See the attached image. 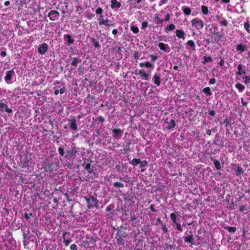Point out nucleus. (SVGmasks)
<instances>
[{
  "label": "nucleus",
  "mask_w": 250,
  "mask_h": 250,
  "mask_svg": "<svg viewBox=\"0 0 250 250\" xmlns=\"http://www.w3.org/2000/svg\"><path fill=\"white\" fill-rule=\"evenodd\" d=\"M210 159H211V160L213 162L215 168L216 169V170H221L222 167H221V165L220 162L218 160L214 159L213 157H211Z\"/></svg>",
  "instance_id": "obj_23"
},
{
  "label": "nucleus",
  "mask_w": 250,
  "mask_h": 250,
  "mask_svg": "<svg viewBox=\"0 0 250 250\" xmlns=\"http://www.w3.org/2000/svg\"><path fill=\"white\" fill-rule=\"evenodd\" d=\"M224 124H225V126L227 127H228L229 125H230V121L229 120V119L228 118H226L224 120V122L223 123Z\"/></svg>",
  "instance_id": "obj_51"
},
{
  "label": "nucleus",
  "mask_w": 250,
  "mask_h": 250,
  "mask_svg": "<svg viewBox=\"0 0 250 250\" xmlns=\"http://www.w3.org/2000/svg\"><path fill=\"white\" fill-rule=\"evenodd\" d=\"M81 62H82V60L81 59H77L76 58H73L72 59V62L71 64L72 66L77 67L78 65V63Z\"/></svg>",
  "instance_id": "obj_31"
},
{
  "label": "nucleus",
  "mask_w": 250,
  "mask_h": 250,
  "mask_svg": "<svg viewBox=\"0 0 250 250\" xmlns=\"http://www.w3.org/2000/svg\"><path fill=\"white\" fill-rule=\"evenodd\" d=\"M113 186L114 187L116 188H123L124 187V185L123 184L120 183V182H114L113 184Z\"/></svg>",
  "instance_id": "obj_46"
},
{
  "label": "nucleus",
  "mask_w": 250,
  "mask_h": 250,
  "mask_svg": "<svg viewBox=\"0 0 250 250\" xmlns=\"http://www.w3.org/2000/svg\"><path fill=\"white\" fill-rule=\"evenodd\" d=\"M148 25V22L147 21H143L142 23V29H145V28Z\"/></svg>",
  "instance_id": "obj_57"
},
{
  "label": "nucleus",
  "mask_w": 250,
  "mask_h": 250,
  "mask_svg": "<svg viewBox=\"0 0 250 250\" xmlns=\"http://www.w3.org/2000/svg\"><path fill=\"white\" fill-rule=\"evenodd\" d=\"M139 74L140 75V76L142 80H148L149 74L146 73V71L144 69H141L138 71Z\"/></svg>",
  "instance_id": "obj_16"
},
{
  "label": "nucleus",
  "mask_w": 250,
  "mask_h": 250,
  "mask_svg": "<svg viewBox=\"0 0 250 250\" xmlns=\"http://www.w3.org/2000/svg\"><path fill=\"white\" fill-rule=\"evenodd\" d=\"M152 81L157 86H159L161 83V79L159 74L155 73L152 78Z\"/></svg>",
  "instance_id": "obj_12"
},
{
  "label": "nucleus",
  "mask_w": 250,
  "mask_h": 250,
  "mask_svg": "<svg viewBox=\"0 0 250 250\" xmlns=\"http://www.w3.org/2000/svg\"><path fill=\"white\" fill-rule=\"evenodd\" d=\"M175 35L178 39L183 40L185 39V33L182 30L176 29L175 31Z\"/></svg>",
  "instance_id": "obj_14"
},
{
  "label": "nucleus",
  "mask_w": 250,
  "mask_h": 250,
  "mask_svg": "<svg viewBox=\"0 0 250 250\" xmlns=\"http://www.w3.org/2000/svg\"><path fill=\"white\" fill-rule=\"evenodd\" d=\"M229 232L234 233L236 230V228L234 227H227L226 228Z\"/></svg>",
  "instance_id": "obj_44"
},
{
  "label": "nucleus",
  "mask_w": 250,
  "mask_h": 250,
  "mask_svg": "<svg viewBox=\"0 0 250 250\" xmlns=\"http://www.w3.org/2000/svg\"><path fill=\"white\" fill-rule=\"evenodd\" d=\"M165 121V123L167 125V126L166 127L167 129H170L175 127L176 124L175 121L174 119L168 120V119H167Z\"/></svg>",
  "instance_id": "obj_11"
},
{
  "label": "nucleus",
  "mask_w": 250,
  "mask_h": 250,
  "mask_svg": "<svg viewBox=\"0 0 250 250\" xmlns=\"http://www.w3.org/2000/svg\"><path fill=\"white\" fill-rule=\"evenodd\" d=\"M219 23L221 25L224 26H227L228 24V21L226 20H224L223 21H221L219 22Z\"/></svg>",
  "instance_id": "obj_53"
},
{
  "label": "nucleus",
  "mask_w": 250,
  "mask_h": 250,
  "mask_svg": "<svg viewBox=\"0 0 250 250\" xmlns=\"http://www.w3.org/2000/svg\"><path fill=\"white\" fill-rule=\"evenodd\" d=\"M82 166L84 167V168L87 170V172L89 174H93L94 173V170L92 167H91L90 163L85 164L84 162L82 165Z\"/></svg>",
  "instance_id": "obj_18"
},
{
  "label": "nucleus",
  "mask_w": 250,
  "mask_h": 250,
  "mask_svg": "<svg viewBox=\"0 0 250 250\" xmlns=\"http://www.w3.org/2000/svg\"><path fill=\"white\" fill-rule=\"evenodd\" d=\"M5 111L7 113L12 112V110L7 107V105L3 103H0V112Z\"/></svg>",
  "instance_id": "obj_19"
},
{
  "label": "nucleus",
  "mask_w": 250,
  "mask_h": 250,
  "mask_svg": "<svg viewBox=\"0 0 250 250\" xmlns=\"http://www.w3.org/2000/svg\"><path fill=\"white\" fill-rule=\"evenodd\" d=\"M134 58L136 59V61H137L139 58V53L138 51H135L134 54H133Z\"/></svg>",
  "instance_id": "obj_56"
},
{
  "label": "nucleus",
  "mask_w": 250,
  "mask_h": 250,
  "mask_svg": "<svg viewBox=\"0 0 250 250\" xmlns=\"http://www.w3.org/2000/svg\"><path fill=\"white\" fill-rule=\"evenodd\" d=\"M192 239L193 235H187L185 238V242H189L191 245H194V244L192 243Z\"/></svg>",
  "instance_id": "obj_39"
},
{
  "label": "nucleus",
  "mask_w": 250,
  "mask_h": 250,
  "mask_svg": "<svg viewBox=\"0 0 250 250\" xmlns=\"http://www.w3.org/2000/svg\"><path fill=\"white\" fill-rule=\"evenodd\" d=\"M245 68V66H243L241 64H239L237 66L238 71L236 73V75H242L245 74L246 71Z\"/></svg>",
  "instance_id": "obj_17"
},
{
  "label": "nucleus",
  "mask_w": 250,
  "mask_h": 250,
  "mask_svg": "<svg viewBox=\"0 0 250 250\" xmlns=\"http://www.w3.org/2000/svg\"><path fill=\"white\" fill-rule=\"evenodd\" d=\"M202 91L207 96H211L212 95V92L209 87H206L204 88Z\"/></svg>",
  "instance_id": "obj_35"
},
{
  "label": "nucleus",
  "mask_w": 250,
  "mask_h": 250,
  "mask_svg": "<svg viewBox=\"0 0 250 250\" xmlns=\"http://www.w3.org/2000/svg\"><path fill=\"white\" fill-rule=\"evenodd\" d=\"M149 57L151 58V61H152V62L155 61L158 59V57L157 56H155V55H150Z\"/></svg>",
  "instance_id": "obj_60"
},
{
  "label": "nucleus",
  "mask_w": 250,
  "mask_h": 250,
  "mask_svg": "<svg viewBox=\"0 0 250 250\" xmlns=\"http://www.w3.org/2000/svg\"><path fill=\"white\" fill-rule=\"evenodd\" d=\"M95 121H99L101 123H103L104 121V118L102 116H99L95 120Z\"/></svg>",
  "instance_id": "obj_55"
},
{
  "label": "nucleus",
  "mask_w": 250,
  "mask_h": 250,
  "mask_svg": "<svg viewBox=\"0 0 250 250\" xmlns=\"http://www.w3.org/2000/svg\"><path fill=\"white\" fill-rule=\"evenodd\" d=\"M213 131L214 132L215 131V129H214L213 128H212L211 130L210 129H208L206 131V134L208 135H211V131Z\"/></svg>",
  "instance_id": "obj_62"
},
{
  "label": "nucleus",
  "mask_w": 250,
  "mask_h": 250,
  "mask_svg": "<svg viewBox=\"0 0 250 250\" xmlns=\"http://www.w3.org/2000/svg\"><path fill=\"white\" fill-rule=\"evenodd\" d=\"M244 28L248 33H250V25L249 23L246 22L244 23Z\"/></svg>",
  "instance_id": "obj_49"
},
{
  "label": "nucleus",
  "mask_w": 250,
  "mask_h": 250,
  "mask_svg": "<svg viewBox=\"0 0 250 250\" xmlns=\"http://www.w3.org/2000/svg\"><path fill=\"white\" fill-rule=\"evenodd\" d=\"M187 44L190 46L192 50H194L195 49V44L192 40H189L187 42Z\"/></svg>",
  "instance_id": "obj_41"
},
{
  "label": "nucleus",
  "mask_w": 250,
  "mask_h": 250,
  "mask_svg": "<svg viewBox=\"0 0 250 250\" xmlns=\"http://www.w3.org/2000/svg\"><path fill=\"white\" fill-rule=\"evenodd\" d=\"M177 215H178L177 212H173L170 214V218L172 223L174 224L177 223V221L178 220V218H177Z\"/></svg>",
  "instance_id": "obj_24"
},
{
  "label": "nucleus",
  "mask_w": 250,
  "mask_h": 250,
  "mask_svg": "<svg viewBox=\"0 0 250 250\" xmlns=\"http://www.w3.org/2000/svg\"><path fill=\"white\" fill-rule=\"evenodd\" d=\"M65 235H63L64 242V244H65L66 246H68L71 241L69 239H66L65 238Z\"/></svg>",
  "instance_id": "obj_58"
},
{
  "label": "nucleus",
  "mask_w": 250,
  "mask_h": 250,
  "mask_svg": "<svg viewBox=\"0 0 250 250\" xmlns=\"http://www.w3.org/2000/svg\"><path fill=\"white\" fill-rule=\"evenodd\" d=\"M141 163V160L140 159H136L133 158L132 161L130 162V164H131L134 167L137 166L138 164H140Z\"/></svg>",
  "instance_id": "obj_33"
},
{
  "label": "nucleus",
  "mask_w": 250,
  "mask_h": 250,
  "mask_svg": "<svg viewBox=\"0 0 250 250\" xmlns=\"http://www.w3.org/2000/svg\"><path fill=\"white\" fill-rule=\"evenodd\" d=\"M118 179L121 181H124L126 183H127V182H130V180H129V178L127 176H125V177H119L118 178Z\"/></svg>",
  "instance_id": "obj_45"
},
{
  "label": "nucleus",
  "mask_w": 250,
  "mask_h": 250,
  "mask_svg": "<svg viewBox=\"0 0 250 250\" xmlns=\"http://www.w3.org/2000/svg\"><path fill=\"white\" fill-rule=\"evenodd\" d=\"M139 66L140 67H145L147 68H151L152 69L153 68V65L149 62H141L139 64Z\"/></svg>",
  "instance_id": "obj_25"
},
{
  "label": "nucleus",
  "mask_w": 250,
  "mask_h": 250,
  "mask_svg": "<svg viewBox=\"0 0 250 250\" xmlns=\"http://www.w3.org/2000/svg\"><path fill=\"white\" fill-rule=\"evenodd\" d=\"M48 49V45L46 43H43L39 45L38 52L40 55H44Z\"/></svg>",
  "instance_id": "obj_7"
},
{
  "label": "nucleus",
  "mask_w": 250,
  "mask_h": 250,
  "mask_svg": "<svg viewBox=\"0 0 250 250\" xmlns=\"http://www.w3.org/2000/svg\"><path fill=\"white\" fill-rule=\"evenodd\" d=\"M162 229L163 231V233H167L168 229L166 227V226L164 225L163 224H162Z\"/></svg>",
  "instance_id": "obj_54"
},
{
  "label": "nucleus",
  "mask_w": 250,
  "mask_h": 250,
  "mask_svg": "<svg viewBox=\"0 0 250 250\" xmlns=\"http://www.w3.org/2000/svg\"><path fill=\"white\" fill-rule=\"evenodd\" d=\"M184 13L186 15H189L191 13V10L189 7H183L182 9Z\"/></svg>",
  "instance_id": "obj_34"
},
{
  "label": "nucleus",
  "mask_w": 250,
  "mask_h": 250,
  "mask_svg": "<svg viewBox=\"0 0 250 250\" xmlns=\"http://www.w3.org/2000/svg\"><path fill=\"white\" fill-rule=\"evenodd\" d=\"M79 149V148L76 147L74 144H72L71 147L66 151L65 155H64L65 147L63 145L59 146L58 150L60 157L64 156L66 160H72L73 161L76 158Z\"/></svg>",
  "instance_id": "obj_1"
},
{
  "label": "nucleus",
  "mask_w": 250,
  "mask_h": 250,
  "mask_svg": "<svg viewBox=\"0 0 250 250\" xmlns=\"http://www.w3.org/2000/svg\"><path fill=\"white\" fill-rule=\"evenodd\" d=\"M63 39L67 42V44L69 45L74 42V40L70 34H65L63 36Z\"/></svg>",
  "instance_id": "obj_15"
},
{
  "label": "nucleus",
  "mask_w": 250,
  "mask_h": 250,
  "mask_svg": "<svg viewBox=\"0 0 250 250\" xmlns=\"http://www.w3.org/2000/svg\"><path fill=\"white\" fill-rule=\"evenodd\" d=\"M192 26H195L197 29H203L204 26V22L198 18L193 19L191 21Z\"/></svg>",
  "instance_id": "obj_5"
},
{
  "label": "nucleus",
  "mask_w": 250,
  "mask_h": 250,
  "mask_svg": "<svg viewBox=\"0 0 250 250\" xmlns=\"http://www.w3.org/2000/svg\"><path fill=\"white\" fill-rule=\"evenodd\" d=\"M223 35L219 32H216L213 34L212 38L214 40V42H218L222 38Z\"/></svg>",
  "instance_id": "obj_21"
},
{
  "label": "nucleus",
  "mask_w": 250,
  "mask_h": 250,
  "mask_svg": "<svg viewBox=\"0 0 250 250\" xmlns=\"http://www.w3.org/2000/svg\"><path fill=\"white\" fill-rule=\"evenodd\" d=\"M61 167V164L57 158H55L53 161L45 159L43 164V168L46 172H53L57 171Z\"/></svg>",
  "instance_id": "obj_2"
},
{
  "label": "nucleus",
  "mask_w": 250,
  "mask_h": 250,
  "mask_svg": "<svg viewBox=\"0 0 250 250\" xmlns=\"http://www.w3.org/2000/svg\"><path fill=\"white\" fill-rule=\"evenodd\" d=\"M130 221L131 222V224L134 227H136L139 225V223L140 222V220L138 217H135L134 216H131Z\"/></svg>",
  "instance_id": "obj_22"
},
{
  "label": "nucleus",
  "mask_w": 250,
  "mask_h": 250,
  "mask_svg": "<svg viewBox=\"0 0 250 250\" xmlns=\"http://www.w3.org/2000/svg\"><path fill=\"white\" fill-rule=\"evenodd\" d=\"M122 196L125 202H131L134 203V196L131 193H125L123 194Z\"/></svg>",
  "instance_id": "obj_8"
},
{
  "label": "nucleus",
  "mask_w": 250,
  "mask_h": 250,
  "mask_svg": "<svg viewBox=\"0 0 250 250\" xmlns=\"http://www.w3.org/2000/svg\"><path fill=\"white\" fill-rule=\"evenodd\" d=\"M14 74L13 70H9L6 72L4 80L7 83H10L12 78Z\"/></svg>",
  "instance_id": "obj_10"
},
{
  "label": "nucleus",
  "mask_w": 250,
  "mask_h": 250,
  "mask_svg": "<svg viewBox=\"0 0 250 250\" xmlns=\"http://www.w3.org/2000/svg\"><path fill=\"white\" fill-rule=\"evenodd\" d=\"M230 166L231 169L235 172L237 176L241 177L243 174L244 170L238 164L232 163Z\"/></svg>",
  "instance_id": "obj_4"
},
{
  "label": "nucleus",
  "mask_w": 250,
  "mask_h": 250,
  "mask_svg": "<svg viewBox=\"0 0 250 250\" xmlns=\"http://www.w3.org/2000/svg\"><path fill=\"white\" fill-rule=\"evenodd\" d=\"M216 82V79L214 78H212L209 80V83L210 84H213L215 83Z\"/></svg>",
  "instance_id": "obj_61"
},
{
  "label": "nucleus",
  "mask_w": 250,
  "mask_h": 250,
  "mask_svg": "<svg viewBox=\"0 0 250 250\" xmlns=\"http://www.w3.org/2000/svg\"><path fill=\"white\" fill-rule=\"evenodd\" d=\"M98 20L99 21V24L100 25H105L106 27H110V26H114V24H110L109 23V20L106 18V19H104L103 18L102 19L101 18H98Z\"/></svg>",
  "instance_id": "obj_9"
},
{
  "label": "nucleus",
  "mask_w": 250,
  "mask_h": 250,
  "mask_svg": "<svg viewBox=\"0 0 250 250\" xmlns=\"http://www.w3.org/2000/svg\"><path fill=\"white\" fill-rule=\"evenodd\" d=\"M123 236L125 237V235H116V239L117 240V243L120 245H124V240L123 238Z\"/></svg>",
  "instance_id": "obj_28"
},
{
  "label": "nucleus",
  "mask_w": 250,
  "mask_h": 250,
  "mask_svg": "<svg viewBox=\"0 0 250 250\" xmlns=\"http://www.w3.org/2000/svg\"><path fill=\"white\" fill-rule=\"evenodd\" d=\"M70 249L72 250H77V247L76 245H75V244L71 245L70 246Z\"/></svg>",
  "instance_id": "obj_64"
},
{
  "label": "nucleus",
  "mask_w": 250,
  "mask_h": 250,
  "mask_svg": "<svg viewBox=\"0 0 250 250\" xmlns=\"http://www.w3.org/2000/svg\"><path fill=\"white\" fill-rule=\"evenodd\" d=\"M235 87L239 90L240 92H243L245 89V87L241 83H237L235 85Z\"/></svg>",
  "instance_id": "obj_32"
},
{
  "label": "nucleus",
  "mask_w": 250,
  "mask_h": 250,
  "mask_svg": "<svg viewBox=\"0 0 250 250\" xmlns=\"http://www.w3.org/2000/svg\"><path fill=\"white\" fill-rule=\"evenodd\" d=\"M155 19H156V23L157 24H162V22L164 21V20H162V19H161L160 17H159L158 16L156 17Z\"/></svg>",
  "instance_id": "obj_50"
},
{
  "label": "nucleus",
  "mask_w": 250,
  "mask_h": 250,
  "mask_svg": "<svg viewBox=\"0 0 250 250\" xmlns=\"http://www.w3.org/2000/svg\"><path fill=\"white\" fill-rule=\"evenodd\" d=\"M158 46L160 50L165 52L167 51V49L169 48L168 45L167 44H165L163 42H160Z\"/></svg>",
  "instance_id": "obj_27"
},
{
  "label": "nucleus",
  "mask_w": 250,
  "mask_h": 250,
  "mask_svg": "<svg viewBox=\"0 0 250 250\" xmlns=\"http://www.w3.org/2000/svg\"><path fill=\"white\" fill-rule=\"evenodd\" d=\"M31 216V213H25L24 214V217L26 219H29Z\"/></svg>",
  "instance_id": "obj_63"
},
{
  "label": "nucleus",
  "mask_w": 250,
  "mask_h": 250,
  "mask_svg": "<svg viewBox=\"0 0 250 250\" xmlns=\"http://www.w3.org/2000/svg\"><path fill=\"white\" fill-rule=\"evenodd\" d=\"M201 8L202 12L204 15H207L208 14L209 11H208V8L207 6H206L205 5H202V6H201Z\"/></svg>",
  "instance_id": "obj_38"
},
{
  "label": "nucleus",
  "mask_w": 250,
  "mask_h": 250,
  "mask_svg": "<svg viewBox=\"0 0 250 250\" xmlns=\"http://www.w3.org/2000/svg\"><path fill=\"white\" fill-rule=\"evenodd\" d=\"M103 11H104V10H103V9L101 7H98L95 10V13L97 14H99L100 15V17L99 18L102 19L103 18Z\"/></svg>",
  "instance_id": "obj_37"
},
{
  "label": "nucleus",
  "mask_w": 250,
  "mask_h": 250,
  "mask_svg": "<svg viewBox=\"0 0 250 250\" xmlns=\"http://www.w3.org/2000/svg\"><path fill=\"white\" fill-rule=\"evenodd\" d=\"M112 132L114 134V138H117L118 136L122 133V130L120 129L114 128L112 130Z\"/></svg>",
  "instance_id": "obj_30"
},
{
  "label": "nucleus",
  "mask_w": 250,
  "mask_h": 250,
  "mask_svg": "<svg viewBox=\"0 0 250 250\" xmlns=\"http://www.w3.org/2000/svg\"><path fill=\"white\" fill-rule=\"evenodd\" d=\"M247 208L246 205H242L239 207V211L243 212Z\"/></svg>",
  "instance_id": "obj_59"
},
{
  "label": "nucleus",
  "mask_w": 250,
  "mask_h": 250,
  "mask_svg": "<svg viewBox=\"0 0 250 250\" xmlns=\"http://www.w3.org/2000/svg\"><path fill=\"white\" fill-rule=\"evenodd\" d=\"M84 198L85 199L87 202V207L88 208L91 209L94 208H98L99 201L97 199V198L94 197L93 195L88 194L84 196Z\"/></svg>",
  "instance_id": "obj_3"
},
{
  "label": "nucleus",
  "mask_w": 250,
  "mask_h": 250,
  "mask_svg": "<svg viewBox=\"0 0 250 250\" xmlns=\"http://www.w3.org/2000/svg\"><path fill=\"white\" fill-rule=\"evenodd\" d=\"M130 29L134 34L138 33L139 31L138 27L134 25H132L130 26Z\"/></svg>",
  "instance_id": "obj_40"
},
{
  "label": "nucleus",
  "mask_w": 250,
  "mask_h": 250,
  "mask_svg": "<svg viewBox=\"0 0 250 250\" xmlns=\"http://www.w3.org/2000/svg\"><path fill=\"white\" fill-rule=\"evenodd\" d=\"M243 80H244V83L245 84H249L250 83V76L244 75L242 77Z\"/></svg>",
  "instance_id": "obj_43"
},
{
  "label": "nucleus",
  "mask_w": 250,
  "mask_h": 250,
  "mask_svg": "<svg viewBox=\"0 0 250 250\" xmlns=\"http://www.w3.org/2000/svg\"><path fill=\"white\" fill-rule=\"evenodd\" d=\"M121 6L120 2L117 0H111L110 7L113 10H115L119 8Z\"/></svg>",
  "instance_id": "obj_13"
},
{
  "label": "nucleus",
  "mask_w": 250,
  "mask_h": 250,
  "mask_svg": "<svg viewBox=\"0 0 250 250\" xmlns=\"http://www.w3.org/2000/svg\"><path fill=\"white\" fill-rule=\"evenodd\" d=\"M29 235H23V237H24L23 243H24V245L25 247L27 244H28L29 243V241L27 240L29 238Z\"/></svg>",
  "instance_id": "obj_48"
},
{
  "label": "nucleus",
  "mask_w": 250,
  "mask_h": 250,
  "mask_svg": "<svg viewBox=\"0 0 250 250\" xmlns=\"http://www.w3.org/2000/svg\"><path fill=\"white\" fill-rule=\"evenodd\" d=\"M175 28V25L174 24L171 23V24L167 25L165 27V32H167L168 31H170L174 30Z\"/></svg>",
  "instance_id": "obj_29"
},
{
  "label": "nucleus",
  "mask_w": 250,
  "mask_h": 250,
  "mask_svg": "<svg viewBox=\"0 0 250 250\" xmlns=\"http://www.w3.org/2000/svg\"><path fill=\"white\" fill-rule=\"evenodd\" d=\"M68 121L70 123V128L72 130H77V126L76 119L74 118L71 120H69Z\"/></svg>",
  "instance_id": "obj_20"
},
{
  "label": "nucleus",
  "mask_w": 250,
  "mask_h": 250,
  "mask_svg": "<svg viewBox=\"0 0 250 250\" xmlns=\"http://www.w3.org/2000/svg\"><path fill=\"white\" fill-rule=\"evenodd\" d=\"M130 145H131V142H130L125 145V147L124 148V152H128L129 151Z\"/></svg>",
  "instance_id": "obj_47"
},
{
  "label": "nucleus",
  "mask_w": 250,
  "mask_h": 250,
  "mask_svg": "<svg viewBox=\"0 0 250 250\" xmlns=\"http://www.w3.org/2000/svg\"><path fill=\"white\" fill-rule=\"evenodd\" d=\"M47 16L51 21H55L58 19L60 13L57 10H52L48 12Z\"/></svg>",
  "instance_id": "obj_6"
},
{
  "label": "nucleus",
  "mask_w": 250,
  "mask_h": 250,
  "mask_svg": "<svg viewBox=\"0 0 250 250\" xmlns=\"http://www.w3.org/2000/svg\"><path fill=\"white\" fill-rule=\"evenodd\" d=\"M203 59H204V61L203 62V63L204 64H205L206 63L208 62H212V59L210 56H208V57L204 56Z\"/></svg>",
  "instance_id": "obj_42"
},
{
  "label": "nucleus",
  "mask_w": 250,
  "mask_h": 250,
  "mask_svg": "<svg viewBox=\"0 0 250 250\" xmlns=\"http://www.w3.org/2000/svg\"><path fill=\"white\" fill-rule=\"evenodd\" d=\"M147 165V162L146 160L141 161V163H140V167H146Z\"/></svg>",
  "instance_id": "obj_52"
},
{
  "label": "nucleus",
  "mask_w": 250,
  "mask_h": 250,
  "mask_svg": "<svg viewBox=\"0 0 250 250\" xmlns=\"http://www.w3.org/2000/svg\"><path fill=\"white\" fill-rule=\"evenodd\" d=\"M91 41L93 43V45L96 48L99 49L101 47L100 44L99 43V42L97 41L94 38H91Z\"/></svg>",
  "instance_id": "obj_36"
},
{
  "label": "nucleus",
  "mask_w": 250,
  "mask_h": 250,
  "mask_svg": "<svg viewBox=\"0 0 250 250\" xmlns=\"http://www.w3.org/2000/svg\"><path fill=\"white\" fill-rule=\"evenodd\" d=\"M236 50L237 51H240L241 52L245 51L248 48L247 44H238L236 46Z\"/></svg>",
  "instance_id": "obj_26"
}]
</instances>
